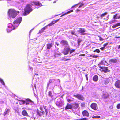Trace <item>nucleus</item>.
Segmentation results:
<instances>
[{"mask_svg": "<svg viewBox=\"0 0 120 120\" xmlns=\"http://www.w3.org/2000/svg\"><path fill=\"white\" fill-rule=\"evenodd\" d=\"M37 6L35 8H38L42 6L41 3L39 1L33 2L31 3L28 4L24 9V12L23 14L24 15L28 14L30 12H31L32 10V6Z\"/></svg>", "mask_w": 120, "mask_h": 120, "instance_id": "obj_1", "label": "nucleus"}, {"mask_svg": "<svg viewBox=\"0 0 120 120\" xmlns=\"http://www.w3.org/2000/svg\"><path fill=\"white\" fill-rule=\"evenodd\" d=\"M22 20V18L19 17L15 21L13 22V26L11 23H9L8 25V28L6 29L7 32H10L11 31L16 28L20 23Z\"/></svg>", "mask_w": 120, "mask_h": 120, "instance_id": "obj_2", "label": "nucleus"}, {"mask_svg": "<svg viewBox=\"0 0 120 120\" xmlns=\"http://www.w3.org/2000/svg\"><path fill=\"white\" fill-rule=\"evenodd\" d=\"M60 81L59 79H52L49 80V82L48 83L47 86L48 87L49 84L52 83V85H54V86H59L60 85Z\"/></svg>", "mask_w": 120, "mask_h": 120, "instance_id": "obj_3", "label": "nucleus"}, {"mask_svg": "<svg viewBox=\"0 0 120 120\" xmlns=\"http://www.w3.org/2000/svg\"><path fill=\"white\" fill-rule=\"evenodd\" d=\"M8 13L10 18L11 17L14 18L17 16V11L13 9H9L8 11Z\"/></svg>", "mask_w": 120, "mask_h": 120, "instance_id": "obj_4", "label": "nucleus"}, {"mask_svg": "<svg viewBox=\"0 0 120 120\" xmlns=\"http://www.w3.org/2000/svg\"><path fill=\"white\" fill-rule=\"evenodd\" d=\"M99 68H100L99 69L101 72L103 71L105 73H107V72H110V71L108 69V68L100 66L99 67Z\"/></svg>", "mask_w": 120, "mask_h": 120, "instance_id": "obj_5", "label": "nucleus"}, {"mask_svg": "<svg viewBox=\"0 0 120 120\" xmlns=\"http://www.w3.org/2000/svg\"><path fill=\"white\" fill-rule=\"evenodd\" d=\"M85 29L80 28L79 30L77 31V32H78L79 34L81 35H82L86 34V33H85Z\"/></svg>", "mask_w": 120, "mask_h": 120, "instance_id": "obj_6", "label": "nucleus"}, {"mask_svg": "<svg viewBox=\"0 0 120 120\" xmlns=\"http://www.w3.org/2000/svg\"><path fill=\"white\" fill-rule=\"evenodd\" d=\"M56 104L58 106H61L64 105L63 101L61 98H59L57 101Z\"/></svg>", "mask_w": 120, "mask_h": 120, "instance_id": "obj_7", "label": "nucleus"}, {"mask_svg": "<svg viewBox=\"0 0 120 120\" xmlns=\"http://www.w3.org/2000/svg\"><path fill=\"white\" fill-rule=\"evenodd\" d=\"M70 49V48L68 46H66L64 48L63 53L65 55L68 54Z\"/></svg>", "mask_w": 120, "mask_h": 120, "instance_id": "obj_8", "label": "nucleus"}, {"mask_svg": "<svg viewBox=\"0 0 120 120\" xmlns=\"http://www.w3.org/2000/svg\"><path fill=\"white\" fill-rule=\"evenodd\" d=\"M91 107L94 110L98 109V106L95 103H92L90 105Z\"/></svg>", "mask_w": 120, "mask_h": 120, "instance_id": "obj_9", "label": "nucleus"}, {"mask_svg": "<svg viewBox=\"0 0 120 120\" xmlns=\"http://www.w3.org/2000/svg\"><path fill=\"white\" fill-rule=\"evenodd\" d=\"M26 105H33V103L31 100L29 99H26Z\"/></svg>", "mask_w": 120, "mask_h": 120, "instance_id": "obj_10", "label": "nucleus"}, {"mask_svg": "<svg viewBox=\"0 0 120 120\" xmlns=\"http://www.w3.org/2000/svg\"><path fill=\"white\" fill-rule=\"evenodd\" d=\"M60 43L63 46H68V41L66 40H62L60 42Z\"/></svg>", "mask_w": 120, "mask_h": 120, "instance_id": "obj_11", "label": "nucleus"}, {"mask_svg": "<svg viewBox=\"0 0 120 120\" xmlns=\"http://www.w3.org/2000/svg\"><path fill=\"white\" fill-rule=\"evenodd\" d=\"M36 112L37 115L40 117L42 116V115H44L45 114V112L44 111H41L38 109L37 110Z\"/></svg>", "mask_w": 120, "mask_h": 120, "instance_id": "obj_12", "label": "nucleus"}, {"mask_svg": "<svg viewBox=\"0 0 120 120\" xmlns=\"http://www.w3.org/2000/svg\"><path fill=\"white\" fill-rule=\"evenodd\" d=\"M73 112L75 114H77L79 116V115L80 111L79 109L77 108H74V109L73 110Z\"/></svg>", "mask_w": 120, "mask_h": 120, "instance_id": "obj_13", "label": "nucleus"}, {"mask_svg": "<svg viewBox=\"0 0 120 120\" xmlns=\"http://www.w3.org/2000/svg\"><path fill=\"white\" fill-rule=\"evenodd\" d=\"M115 85L116 88H120V80L116 81L115 84Z\"/></svg>", "mask_w": 120, "mask_h": 120, "instance_id": "obj_14", "label": "nucleus"}, {"mask_svg": "<svg viewBox=\"0 0 120 120\" xmlns=\"http://www.w3.org/2000/svg\"><path fill=\"white\" fill-rule=\"evenodd\" d=\"M83 115L84 116H85L87 117H88L89 116V114L88 112L86 110H85L82 112Z\"/></svg>", "mask_w": 120, "mask_h": 120, "instance_id": "obj_15", "label": "nucleus"}, {"mask_svg": "<svg viewBox=\"0 0 120 120\" xmlns=\"http://www.w3.org/2000/svg\"><path fill=\"white\" fill-rule=\"evenodd\" d=\"M10 111V109L9 108H6L5 110L4 113L3 114V115L5 116L6 115L8 114Z\"/></svg>", "mask_w": 120, "mask_h": 120, "instance_id": "obj_16", "label": "nucleus"}, {"mask_svg": "<svg viewBox=\"0 0 120 120\" xmlns=\"http://www.w3.org/2000/svg\"><path fill=\"white\" fill-rule=\"evenodd\" d=\"M74 96L80 100H83V97L82 95L80 94H78L76 95H74Z\"/></svg>", "mask_w": 120, "mask_h": 120, "instance_id": "obj_17", "label": "nucleus"}, {"mask_svg": "<svg viewBox=\"0 0 120 120\" xmlns=\"http://www.w3.org/2000/svg\"><path fill=\"white\" fill-rule=\"evenodd\" d=\"M114 19H118L120 18V14H116L114 15L113 16Z\"/></svg>", "mask_w": 120, "mask_h": 120, "instance_id": "obj_18", "label": "nucleus"}, {"mask_svg": "<svg viewBox=\"0 0 120 120\" xmlns=\"http://www.w3.org/2000/svg\"><path fill=\"white\" fill-rule=\"evenodd\" d=\"M22 114L23 115L26 116H28V115L27 112L25 110H23L22 112Z\"/></svg>", "mask_w": 120, "mask_h": 120, "instance_id": "obj_19", "label": "nucleus"}, {"mask_svg": "<svg viewBox=\"0 0 120 120\" xmlns=\"http://www.w3.org/2000/svg\"><path fill=\"white\" fill-rule=\"evenodd\" d=\"M73 106L71 105H68L66 106L65 108L66 110H67V109H73Z\"/></svg>", "mask_w": 120, "mask_h": 120, "instance_id": "obj_20", "label": "nucleus"}, {"mask_svg": "<svg viewBox=\"0 0 120 120\" xmlns=\"http://www.w3.org/2000/svg\"><path fill=\"white\" fill-rule=\"evenodd\" d=\"M98 80V75H96L94 76L93 78V80L94 81L96 82Z\"/></svg>", "mask_w": 120, "mask_h": 120, "instance_id": "obj_21", "label": "nucleus"}, {"mask_svg": "<svg viewBox=\"0 0 120 120\" xmlns=\"http://www.w3.org/2000/svg\"><path fill=\"white\" fill-rule=\"evenodd\" d=\"M80 4V5L79 6V8H80L81 7H82L83 6V7H84L83 6L84 5V4L82 3L80 4L79 3V4H78L75 5L74 6H72V8L75 7L76 6H77V5H78L79 4Z\"/></svg>", "mask_w": 120, "mask_h": 120, "instance_id": "obj_22", "label": "nucleus"}, {"mask_svg": "<svg viewBox=\"0 0 120 120\" xmlns=\"http://www.w3.org/2000/svg\"><path fill=\"white\" fill-rule=\"evenodd\" d=\"M48 96L50 97L51 99H52L53 95H52V92L51 91H49L48 93Z\"/></svg>", "mask_w": 120, "mask_h": 120, "instance_id": "obj_23", "label": "nucleus"}, {"mask_svg": "<svg viewBox=\"0 0 120 120\" xmlns=\"http://www.w3.org/2000/svg\"><path fill=\"white\" fill-rule=\"evenodd\" d=\"M110 61L112 63H116L117 62V60L115 59H112L110 60Z\"/></svg>", "mask_w": 120, "mask_h": 120, "instance_id": "obj_24", "label": "nucleus"}, {"mask_svg": "<svg viewBox=\"0 0 120 120\" xmlns=\"http://www.w3.org/2000/svg\"><path fill=\"white\" fill-rule=\"evenodd\" d=\"M109 81V80L108 79H106L104 80V83L105 84H108Z\"/></svg>", "mask_w": 120, "mask_h": 120, "instance_id": "obj_25", "label": "nucleus"}, {"mask_svg": "<svg viewBox=\"0 0 120 120\" xmlns=\"http://www.w3.org/2000/svg\"><path fill=\"white\" fill-rule=\"evenodd\" d=\"M120 26V23H119L113 25L112 26V28H114Z\"/></svg>", "mask_w": 120, "mask_h": 120, "instance_id": "obj_26", "label": "nucleus"}, {"mask_svg": "<svg viewBox=\"0 0 120 120\" xmlns=\"http://www.w3.org/2000/svg\"><path fill=\"white\" fill-rule=\"evenodd\" d=\"M52 44H48L47 45V48L48 49H49L52 47Z\"/></svg>", "mask_w": 120, "mask_h": 120, "instance_id": "obj_27", "label": "nucleus"}, {"mask_svg": "<svg viewBox=\"0 0 120 120\" xmlns=\"http://www.w3.org/2000/svg\"><path fill=\"white\" fill-rule=\"evenodd\" d=\"M107 14V12H105L104 13L100 15V16L98 17V18H100L101 19H102L103 18L102 17L105 16V15H106Z\"/></svg>", "mask_w": 120, "mask_h": 120, "instance_id": "obj_28", "label": "nucleus"}, {"mask_svg": "<svg viewBox=\"0 0 120 120\" xmlns=\"http://www.w3.org/2000/svg\"><path fill=\"white\" fill-rule=\"evenodd\" d=\"M109 96V95L108 94H106L103 95V98H105L108 97Z\"/></svg>", "mask_w": 120, "mask_h": 120, "instance_id": "obj_29", "label": "nucleus"}, {"mask_svg": "<svg viewBox=\"0 0 120 120\" xmlns=\"http://www.w3.org/2000/svg\"><path fill=\"white\" fill-rule=\"evenodd\" d=\"M25 101L24 100H21L20 101V102H19V104L21 105L22 104H24L25 103Z\"/></svg>", "mask_w": 120, "mask_h": 120, "instance_id": "obj_30", "label": "nucleus"}, {"mask_svg": "<svg viewBox=\"0 0 120 120\" xmlns=\"http://www.w3.org/2000/svg\"><path fill=\"white\" fill-rule=\"evenodd\" d=\"M100 118V116L98 115H96L92 117V118L93 119L95 118Z\"/></svg>", "mask_w": 120, "mask_h": 120, "instance_id": "obj_31", "label": "nucleus"}, {"mask_svg": "<svg viewBox=\"0 0 120 120\" xmlns=\"http://www.w3.org/2000/svg\"><path fill=\"white\" fill-rule=\"evenodd\" d=\"M73 107H74L75 108H77V107L79 105L77 103H75L73 105Z\"/></svg>", "mask_w": 120, "mask_h": 120, "instance_id": "obj_32", "label": "nucleus"}, {"mask_svg": "<svg viewBox=\"0 0 120 120\" xmlns=\"http://www.w3.org/2000/svg\"><path fill=\"white\" fill-rule=\"evenodd\" d=\"M0 82L1 84L4 85H5V84L3 80L1 78H0Z\"/></svg>", "mask_w": 120, "mask_h": 120, "instance_id": "obj_33", "label": "nucleus"}, {"mask_svg": "<svg viewBox=\"0 0 120 120\" xmlns=\"http://www.w3.org/2000/svg\"><path fill=\"white\" fill-rule=\"evenodd\" d=\"M90 57L93 58H97L98 57V56L97 55H91L90 56Z\"/></svg>", "mask_w": 120, "mask_h": 120, "instance_id": "obj_34", "label": "nucleus"}, {"mask_svg": "<svg viewBox=\"0 0 120 120\" xmlns=\"http://www.w3.org/2000/svg\"><path fill=\"white\" fill-rule=\"evenodd\" d=\"M75 31H71L70 32V34L72 35H74L75 36H76V34L75 33Z\"/></svg>", "mask_w": 120, "mask_h": 120, "instance_id": "obj_35", "label": "nucleus"}, {"mask_svg": "<svg viewBox=\"0 0 120 120\" xmlns=\"http://www.w3.org/2000/svg\"><path fill=\"white\" fill-rule=\"evenodd\" d=\"M94 52H96L98 53H99L100 52V51L98 49H96L94 51Z\"/></svg>", "mask_w": 120, "mask_h": 120, "instance_id": "obj_36", "label": "nucleus"}, {"mask_svg": "<svg viewBox=\"0 0 120 120\" xmlns=\"http://www.w3.org/2000/svg\"><path fill=\"white\" fill-rule=\"evenodd\" d=\"M81 41V40L80 39H78V44L79 45L80 44L79 43H80Z\"/></svg>", "mask_w": 120, "mask_h": 120, "instance_id": "obj_37", "label": "nucleus"}, {"mask_svg": "<svg viewBox=\"0 0 120 120\" xmlns=\"http://www.w3.org/2000/svg\"><path fill=\"white\" fill-rule=\"evenodd\" d=\"M87 119L86 118L80 119H77L76 120H87Z\"/></svg>", "mask_w": 120, "mask_h": 120, "instance_id": "obj_38", "label": "nucleus"}, {"mask_svg": "<svg viewBox=\"0 0 120 120\" xmlns=\"http://www.w3.org/2000/svg\"><path fill=\"white\" fill-rule=\"evenodd\" d=\"M75 50H74V49H72V50H70L69 51H70V54L72 53L73 52H74Z\"/></svg>", "mask_w": 120, "mask_h": 120, "instance_id": "obj_39", "label": "nucleus"}, {"mask_svg": "<svg viewBox=\"0 0 120 120\" xmlns=\"http://www.w3.org/2000/svg\"><path fill=\"white\" fill-rule=\"evenodd\" d=\"M117 108L118 109H120V103L118 104L117 105Z\"/></svg>", "mask_w": 120, "mask_h": 120, "instance_id": "obj_40", "label": "nucleus"}, {"mask_svg": "<svg viewBox=\"0 0 120 120\" xmlns=\"http://www.w3.org/2000/svg\"><path fill=\"white\" fill-rule=\"evenodd\" d=\"M73 11L72 10H71L69 11L68 12H67V14H69L71 12H73Z\"/></svg>", "mask_w": 120, "mask_h": 120, "instance_id": "obj_41", "label": "nucleus"}, {"mask_svg": "<svg viewBox=\"0 0 120 120\" xmlns=\"http://www.w3.org/2000/svg\"><path fill=\"white\" fill-rule=\"evenodd\" d=\"M85 103H82L81 104V106L82 107H84L85 106Z\"/></svg>", "mask_w": 120, "mask_h": 120, "instance_id": "obj_42", "label": "nucleus"}, {"mask_svg": "<svg viewBox=\"0 0 120 120\" xmlns=\"http://www.w3.org/2000/svg\"><path fill=\"white\" fill-rule=\"evenodd\" d=\"M103 64V61H101V62H100L99 64H98V65L99 66Z\"/></svg>", "mask_w": 120, "mask_h": 120, "instance_id": "obj_43", "label": "nucleus"}, {"mask_svg": "<svg viewBox=\"0 0 120 120\" xmlns=\"http://www.w3.org/2000/svg\"><path fill=\"white\" fill-rule=\"evenodd\" d=\"M44 30L42 28L39 31V32L42 33L43 32Z\"/></svg>", "mask_w": 120, "mask_h": 120, "instance_id": "obj_44", "label": "nucleus"}, {"mask_svg": "<svg viewBox=\"0 0 120 120\" xmlns=\"http://www.w3.org/2000/svg\"><path fill=\"white\" fill-rule=\"evenodd\" d=\"M108 45V43H105L103 45V47L105 48V47Z\"/></svg>", "mask_w": 120, "mask_h": 120, "instance_id": "obj_45", "label": "nucleus"}, {"mask_svg": "<svg viewBox=\"0 0 120 120\" xmlns=\"http://www.w3.org/2000/svg\"><path fill=\"white\" fill-rule=\"evenodd\" d=\"M100 49H101V50L103 51L105 49V48L104 47H103L100 48Z\"/></svg>", "mask_w": 120, "mask_h": 120, "instance_id": "obj_46", "label": "nucleus"}, {"mask_svg": "<svg viewBox=\"0 0 120 120\" xmlns=\"http://www.w3.org/2000/svg\"><path fill=\"white\" fill-rule=\"evenodd\" d=\"M116 48H117L118 49H119L120 48V45H117L116 47Z\"/></svg>", "mask_w": 120, "mask_h": 120, "instance_id": "obj_47", "label": "nucleus"}, {"mask_svg": "<svg viewBox=\"0 0 120 120\" xmlns=\"http://www.w3.org/2000/svg\"><path fill=\"white\" fill-rule=\"evenodd\" d=\"M67 99L68 102H70L71 101H72V100L68 98H67Z\"/></svg>", "mask_w": 120, "mask_h": 120, "instance_id": "obj_48", "label": "nucleus"}, {"mask_svg": "<svg viewBox=\"0 0 120 120\" xmlns=\"http://www.w3.org/2000/svg\"><path fill=\"white\" fill-rule=\"evenodd\" d=\"M63 60L64 61H68L69 60H70V59H66L65 58H64L63 59Z\"/></svg>", "mask_w": 120, "mask_h": 120, "instance_id": "obj_49", "label": "nucleus"}, {"mask_svg": "<svg viewBox=\"0 0 120 120\" xmlns=\"http://www.w3.org/2000/svg\"><path fill=\"white\" fill-rule=\"evenodd\" d=\"M99 39L100 40H103V39L101 38V37H99Z\"/></svg>", "mask_w": 120, "mask_h": 120, "instance_id": "obj_50", "label": "nucleus"}, {"mask_svg": "<svg viewBox=\"0 0 120 120\" xmlns=\"http://www.w3.org/2000/svg\"><path fill=\"white\" fill-rule=\"evenodd\" d=\"M67 13L66 12V13H64V14H62V15L61 16H60V17H62V16H64V15H67Z\"/></svg>", "mask_w": 120, "mask_h": 120, "instance_id": "obj_51", "label": "nucleus"}, {"mask_svg": "<svg viewBox=\"0 0 120 120\" xmlns=\"http://www.w3.org/2000/svg\"><path fill=\"white\" fill-rule=\"evenodd\" d=\"M53 25V24H52V22H51L50 23L48 24L47 25L48 26H52V25Z\"/></svg>", "mask_w": 120, "mask_h": 120, "instance_id": "obj_52", "label": "nucleus"}, {"mask_svg": "<svg viewBox=\"0 0 120 120\" xmlns=\"http://www.w3.org/2000/svg\"><path fill=\"white\" fill-rule=\"evenodd\" d=\"M45 112H46V115H47V113H48V110L47 109H46V110H45Z\"/></svg>", "mask_w": 120, "mask_h": 120, "instance_id": "obj_53", "label": "nucleus"}, {"mask_svg": "<svg viewBox=\"0 0 120 120\" xmlns=\"http://www.w3.org/2000/svg\"><path fill=\"white\" fill-rule=\"evenodd\" d=\"M47 25L45 26V27H44L43 28V29L44 30H45L47 28Z\"/></svg>", "mask_w": 120, "mask_h": 120, "instance_id": "obj_54", "label": "nucleus"}, {"mask_svg": "<svg viewBox=\"0 0 120 120\" xmlns=\"http://www.w3.org/2000/svg\"><path fill=\"white\" fill-rule=\"evenodd\" d=\"M86 77V80H87L88 79V77L87 76V75H85Z\"/></svg>", "mask_w": 120, "mask_h": 120, "instance_id": "obj_55", "label": "nucleus"}, {"mask_svg": "<svg viewBox=\"0 0 120 120\" xmlns=\"http://www.w3.org/2000/svg\"><path fill=\"white\" fill-rule=\"evenodd\" d=\"M52 22L53 24L55 23H56V21H54Z\"/></svg>", "mask_w": 120, "mask_h": 120, "instance_id": "obj_56", "label": "nucleus"}, {"mask_svg": "<svg viewBox=\"0 0 120 120\" xmlns=\"http://www.w3.org/2000/svg\"><path fill=\"white\" fill-rule=\"evenodd\" d=\"M114 20H113V21H111L109 22V23L110 24H112L113 23H114V22L113 21Z\"/></svg>", "mask_w": 120, "mask_h": 120, "instance_id": "obj_57", "label": "nucleus"}, {"mask_svg": "<svg viewBox=\"0 0 120 120\" xmlns=\"http://www.w3.org/2000/svg\"><path fill=\"white\" fill-rule=\"evenodd\" d=\"M40 110L42 111H43V108H42V107H40Z\"/></svg>", "mask_w": 120, "mask_h": 120, "instance_id": "obj_58", "label": "nucleus"}, {"mask_svg": "<svg viewBox=\"0 0 120 120\" xmlns=\"http://www.w3.org/2000/svg\"><path fill=\"white\" fill-rule=\"evenodd\" d=\"M43 108L44 109H45V110H46V109H47L46 108V106H43Z\"/></svg>", "mask_w": 120, "mask_h": 120, "instance_id": "obj_59", "label": "nucleus"}, {"mask_svg": "<svg viewBox=\"0 0 120 120\" xmlns=\"http://www.w3.org/2000/svg\"><path fill=\"white\" fill-rule=\"evenodd\" d=\"M4 103V101H0V104H3Z\"/></svg>", "mask_w": 120, "mask_h": 120, "instance_id": "obj_60", "label": "nucleus"}, {"mask_svg": "<svg viewBox=\"0 0 120 120\" xmlns=\"http://www.w3.org/2000/svg\"><path fill=\"white\" fill-rule=\"evenodd\" d=\"M29 68H30V69H31V71H32V68L31 67H30V66H29Z\"/></svg>", "mask_w": 120, "mask_h": 120, "instance_id": "obj_61", "label": "nucleus"}, {"mask_svg": "<svg viewBox=\"0 0 120 120\" xmlns=\"http://www.w3.org/2000/svg\"><path fill=\"white\" fill-rule=\"evenodd\" d=\"M56 44L57 46H58L59 45V44L57 43L56 42Z\"/></svg>", "mask_w": 120, "mask_h": 120, "instance_id": "obj_62", "label": "nucleus"}, {"mask_svg": "<svg viewBox=\"0 0 120 120\" xmlns=\"http://www.w3.org/2000/svg\"><path fill=\"white\" fill-rule=\"evenodd\" d=\"M58 0H56V1H54L53 2V3H55L56 1H57Z\"/></svg>", "mask_w": 120, "mask_h": 120, "instance_id": "obj_63", "label": "nucleus"}, {"mask_svg": "<svg viewBox=\"0 0 120 120\" xmlns=\"http://www.w3.org/2000/svg\"><path fill=\"white\" fill-rule=\"evenodd\" d=\"M109 15L107 17V19H108L109 18Z\"/></svg>", "mask_w": 120, "mask_h": 120, "instance_id": "obj_64", "label": "nucleus"}]
</instances>
